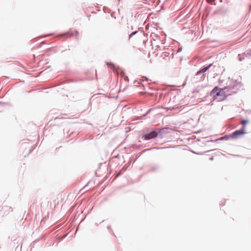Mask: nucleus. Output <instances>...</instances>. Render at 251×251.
I'll use <instances>...</instances> for the list:
<instances>
[{"label": "nucleus", "mask_w": 251, "mask_h": 251, "mask_svg": "<svg viewBox=\"0 0 251 251\" xmlns=\"http://www.w3.org/2000/svg\"><path fill=\"white\" fill-rule=\"evenodd\" d=\"M226 88H220L217 86L211 91V94L213 95V99L218 101H221L225 100L227 94L226 92Z\"/></svg>", "instance_id": "f257e3e1"}, {"label": "nucleus", "mask_w": 251, "mask_h": 251, "mask_svg": "<svg viewBox=\"0 0 251 251\" xmlns=\"http://www.w3.org/2000/svg\"><path fill=\"white\" fill-rule=\"evenodd\" d=\"M246 133V127L244 126L241 129L235 131L232 133L231 137L237 139Z\"/></svg>", "instance_id": "f03ea898"}, {"label": "nucleus", "mask_w": 251, "mask_h": 251, "mask_svg": "<svg viewBox=\"0 0 251 251\" xmlns=\"http://www.w3.org/2000/svg\"><path fill=\"white\" fill-rule=\"evenodd\" d=\"M156 136V133L155 131H153L149 134H146L143 136V138L145 139L149 140L151 139Z\"/></svg>", "instance_id": "7ed1b4c3"}, {"label": "nucleus", "mask_w": 251, "mask_h": 251, "mask_svg": "<svg viewBox=\"0 0 251 251\" xmlns=\"http://www.w3.org/2000/svg\"><path fill=\"white\" fill-rule=\"evenodd\" d=\"M212 65L213 64L212 63L210 64L208 66L202 68V69L198 72L197 75H200L201 74L204 73L205 72L207 71L210 68V67L212 66Z\"/></svg>", "instance_id": "20e7f679"}, {"label": "nucleus", "mask_w": 251, "mask_h": 251, "mask_svg": "<svg viewBox=\"0 0 251 251\" xmlns=\"http://www.w3.org/2000/svg\"><path fill=\"white\" fill-rule=\"evenodd\" d=\"M69 34L71 36H76V37H77L79 35L78 32L75 30H71L69 32Z\"/></svg>", "instance_id": "39448f33"}, {"label": "nucleus", "mask_w": 251, "mask_h": 251, "mask_svg": "<svg viewBox=\"0 0 251 251\" xmlns=\"http://www.w3.org/2000/svg\"><path fill=\"white\" fill-rule=\"evenodd\" d=\"M248 123L247 120H243L241 121V124L245 126Z\"/></svg>", "instance_id": "423d86ee"}, {"label": "nucleus", "mask_w": 251, "mask_h": 251, "mask_svg": "<svg viewBox=\"0 0 251 251\" xmlns=\"http://www.w3.org/2000/svg\"><path fill=\"white\" fill-rule=\"evenodd\" d=\"M6 208L8 209V210H7L8 212H7V214H8L10 211H12V209H11V207H6Z\"/></svg>", "instance_id": "0eeeda50"}, {"label": "nucleus", "mask_w": 251, "mask_h": 251, "mask_svg": "<svg viewBox=\"0 0 251 251\" xmlns=\"http://www.w3.org/2000/svg\"><path fill=\"white\" fill-rule=\"evenodd\" d=\"M137 31L133 32L129 35V38H130L132 35H134Z\"/></svg>", "instance_id": "6e6552de"}, {"label": "nucleus", "mask_w": 251, "mask_h": 251, "mask_svg": "<svg viewBox=\"0 0 251 251\" xmlns=\"http://www.w3.org/2000/svg\"><path fill=\"white\" fill-rule=\"evenodd\" d=\"M214 0H206L207 2H208V3H211Z\"/></svg>", "instance_id": "1a4fd4ad"}, {"label": "nucleus", "mask_w": 251, "mask_h": 251, "mask_svg": "<svg viewBox=\"0 0 251 251\" xmlns=\"http://www.w3.org/2000/svg\"><path fill=\"white\" fill-rule=\"evenodd\" d=\"M107 65H109V66H110V65L113 66V64H111V63H107Z\"/></svg>", "instance_id": "9d476101"}]
</instances>
